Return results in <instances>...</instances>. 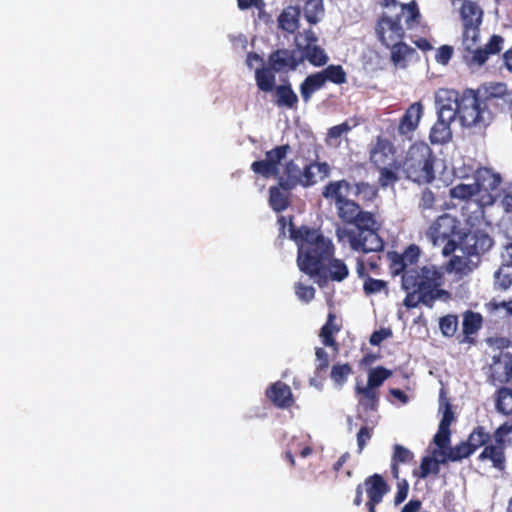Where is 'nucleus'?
I'll use <instances>...</instances> for the list:
<instances>
[{
    "label": "nucleus",
    "instance_id": "nucleus-21",
    "mask_svg": "<svg viewBox=\"0 0 512 512\" xmlns=\"http://www.w3.org/2000/svg\"><path fill=\"white\" fill-rule=\"evenodd\" d=\"M447 113V106L443 105L439 111L438 120L432 126L430 130L429 139L432 144H445L452 139V131L450 128L449 114L445 118Z\"/></svg>",
    "mask_w": 512,
    "mask_h": 512
},
{
    "label": "nucleus",
    "instance_id": "nucleus-63",
    "mask_svg": "<svg viewBox=\"0 0 512 512\" xmlns=\"http://www.w3.org/2000/svg\"><path fill=\"white\" fill-rule=\"evenodd\" d=\"M408 492H409V484H408L407 480L402 479V480L398 481L397 482V492L394 497L395 505H399L402 502H404L408 496Z\"/></svg>",
    "mask_w": 512,
    "mask_h": 512
},
{
    "label": "nucleus",
    "instance_id": "nucleus-35",
    "mask_svg": "<svg viewBox=\"0 0 512 512\" xmlns=\"http://www.w3.org/2000/svg\"><path fill=\"white\" fill-rule=\"evenodd\" d=\"M353 195L364 205L373 202L378 197V188L366 181L352 183Z\"/></svg>",
    "mask_w": 512,
    "mask_h": 512
},
{
    "label": "nucleus",
    "instance_id": "nucleus-36",
    "mask_svg": "<svg viewBox=\"0 0 512 512\" xmlns=\"http://www.w3.org/2000/svg\"><path fill=\"white\" fill-rule=\"evenodd\" d=\"M276 72L268 65L255 70V81L259 90L263 92H271L276 85Z\"/></svg>",
    "mask_w": 512,
    "mask_h": 512
},
{
    "label": "nucleus",
    "instance_id": "nucleus-1",
    "mask_svg": "<svg viewBox=\"0 0 512 512\" xmlns=\"http://www.w3.org/2000/svg\"><path fill=\"white\" fill-rule=\"evenodd\" d=\"M352 183L346 179L333 180L321 189V196L336 208L338 218L345 225L353 226L345 234L353 251L369 253L384 249V241L378 234L376 216L364 210L360 203L347 197Z\"/></svg>",
    "mask_w": 512,
    "mask_h": 512
},
{
    "label": "nucleus",
    "instance_id": "nucleus-7",
    "mask_svg": "<svg viewBox=\"0 0 512 512\" xmlns=\"http://www.w3.org/2000/svg\"><path fill=\"white\" fill-rule=\"evenodd\" d=\"M493 439L484 447L477 460L489 463L498 472H503L507 466L506 451L512 447V421H505L492 433Z\"/></svg>",
    "mask_w": 512,
    "mask_h": 512
},
{
    "label": "nucleus",
    "instance_id": "nucleus-57",
    "mask_svg": "<svg viewBox=\"0 0 512 512\" xmlns=\"http://www.w3.org/2000/svg\"><path fill=\"white\" fill-rule=\"evenodd\" d=\"M315 292V288L311 285H305L302 282L295 284V294L301 301L310 302L314 299Z\"/></svg>",
    "mask_w": 512,
    "mask_h": 512
},
{
    "label": "nucleus",
    "instance_id": "nucleus-31",
    "mask_svg": "<svg viewBox=\"0 0 512 512\" xmlns=\"http://www.w3.org/2000/svg\"><path fill=\"white\" fill-rule=\"evenodd\" d=\"M406 291V297L404 298V305L407 308H415L420 303L428 308H432L437 300L440 298L435 297L432 294L424 293L418 289H403Z\"/></svg>",
    "mask_w": 512,
    "mask_h": 512
},
{
    "label": "nucleus",
    "instance_id": "nucleus-10",
    "mask_svg": "<svg viewBox=\"0 0 512 512\" xmlns=\"http://www.w3.org/2000/svg\"><path fill=\"white\" fill-rule=\"evenodd\" d=\"M475 185L479 192L477 199L480 207L491 206L495 203L497 195L494 194L502 183V176L492 168L479 167L474 173Z\"/></svg>",
    "mask_w": 512,
    "mask_h": 512
},
{
    "label": "nucleus",
    "instance_id": "nucleus-15",
    "mask_svg": "<svg viewBox=\"0 0 512 512\" xmlns=\"http://www.w3.org/2000/svg\"><path fill=\"white\" fill-rule=\"evenodd\" d=\"M396 148L393 143L382 136H377L369 151V160L375 168L399 163L394 155Z\"/></svg>",
    "mask_w": 512,
    "mask_h": 512
},
{
    "label": "nucleus",
    "instance_id": "nucleus-19",
    "mask_svg": "<svg viewBox=\"0 0 512 512\" xmlns=\"http://www.w3.org/2000/svg\"><path fill=\"white\" fill-rule=\"evenodd\" d=\"M423 115V106L420 102L412 103L399 120L397 127L398 134L407 140H412L413 134L419 126Z\"/></svg>",
    "mask_w": 512,
    "mask_h": 512
},
{
    "label": "nucleus",
    "instance_id": "nucleus-50",
    "mask_svg": "<svg viewBox=\"0 0 512 512\" xmlns=\"http://www.w3.org/2000/svg\"><path fill=\"white\" fill-rule=\"evenodd\" d=\"M402 14L406 15L405 23L408 28L419 25L421 20V14L419 12L418 5L415 1H411L408 4H402Z\"/></svg>",
    "mask_w": 512,
    "mask_h": 512
},
{
    "label": "nucleus",
    "instance_id": "nucleus-45",
    "mask_svg": "<svg viewBox=\"0 0 512 512\" xmlns=\"http://www.w3.org/2000/svg\"><path fill=\"white\" fill-rule=\"evenodd\" d=\"M495 406L497 411L504 415L512 414V389L507 387H501L497 390V396L495 400Z\"/></svg>",
    "mask_w": 512,
    "mask_h": 512
},
{
    "label": "nucleus",
    "instance_id": "nucleus-54",
    "mask_svg": "<svg viewBox=\"0 0 512 512\" xmlns=\"http://www.w3.org/2000/svg\"><path fill=\"white\" fill-rule=\"evenodd\" d=\"M446 459L438 461L435 458L426 456L422 459L420 464V477L427 478L429 474L433 473L435 475L440 472V463H444Z\"/></svg>",
    "mask_w": 512,
    "mask_h": 512
},
{
    "label": "nucleus",
    "instance_id": "nucleus-59",
    "mask_svg": "<svg viewBox=\"0 0 512 512\" xmlns=\"http://www.w3.org/2000/svg\"><path fill=\"white\" fill-rule=\"evenodd\" d=\"M373 435V428L367 425L362 426L357 433L358 453H361Z\"/></svg>",
    "mask_w": 512,
    "mask_h": 512
},
{
    "label": "nucleus",
    "instance_id": "nucleus-60",
    "mask_svg": "<svg viewBox=\"0 0 512 512\" xmlns=\"http://www.w3.org/2000/svg\"><path fill=\"white\" fill-rule=\"evenodd\" d=\"M314 165L313 162L305 165L303 169H301V183L300 186L309 187L316 183L315 174L313 172Z\"/></svg>",
    "mask_w": 512,
    "mask_h": 512
},
{
    "label": "nucleus",
    "instance_id": "nucleus-12",
    "mask_svg": "<svg viewBox=\"0 0 512 512\" xmlns=\"http://www.w3.org/2000/svg\"><path fill=\"white\" fill-rule=\"evenodd\" d=\"M291 148L288 144L279 145L265 153V159L254 161L251 170L264 178L278 177L279 165L287 157Z\"/></svg>",
    "mask_w": 512,
    "mask_h": 512
},
{
    "label": "nucleus",
    "instance_id": "nucleus-30",
    "mask_svg": "<svg viewBox=\"0 0 512 512\" xmlns=\"http://www.w3.org/2000/svg\"><path fill=\"white\" fill-rule=\"evenodd\" d=\"M280 185L278 180L277 185L269 188V205L273 211L279 213L286 210L290 205V192Z\"/></svg>",
    "mask_w": 512,
    "mask_h": 512
},
{
    "label": "nucleus",
    "instance_id": "nucleus-26",
    "mask_svg": "<svg viewBox=\"0 0 512 512\" xmlns=\"http://www.w3.org/2000/svg\"><path fill=\"white\" fill-rule=\"evenodd\" d=\"M484 11L478 2L463 0L460 7V17L463 26H480L483 21Z\"/></svg>",
    "mask_w": 512,
    "mask_h": 512
},
{
    "label": "nucleus",
    "instance_id": "nucleus-39",
    "mask_svg": "<svg viewBox=\"0 0 512 512\" xmlns=\"http://www.w3.org/2000/svg\"><path fill=\"white\" fill-rule=\"evenodd\" d=\"M483 325V317L480 313L466 311L463 314L462 331L466 338L476 334Z\"/></svg>",
    "mask_w": 512,
    "mask_h": 512
},
{
    "label": "nucleus",
    "instance_id": "nucleus-40",
    "mask_svg": "<svg viewBox=\"0 0 512 512\" xmlns=\"http://www.w3.org/2000/svg\"><path fill=\"white\" fill-rule=\"evenodd\" d=\"M413 460V453L407 449L406 447L396 444L394 445V452L391 460V471L392 475L395 479L399 478V468L398 465L400 463L405 464L409 463Z\"/></svg>",
    "mask_w": 512,
    "mask_h": 512
},
{
    "label": "nucleus",
    "instance_id": "nucleus-13",
    "mask_svg": "<svg viewBox=\"0 0 512 512\" xmlns=\"http://www.w3.org/2000/svg\"><path fill=\"white\" fill-rule=\"evenodd\" d=\"M420 253V248L415 244L409 245L403 253L389 251L386 256L390 274L393 277L406 274V271L417 264Z\"/></svg>",
    "mask_w": 512,
    "mask_h": 512
},
{
    "label": "nucleus",
    "instance_id": "nucleus-52",
    "mask_svg": "<svg viewBox=\"0 0 512 512\" xmlns=\"http://www.w3.org/2000/svg\"><path fill=\"white\" fill-rule=\"evenodd\" d=\"M486 309L490 314L502 312L503 318H512V299L500 302L492 300L486 304Z\"/></svg>",
    "mask_w": 512,
    "mask_h": 512
},
{
    "label": "nucleus",
    "instance_id": "nucleus-23",
    "mask_svg": "<svg viewBox=\"0 0 512 512\" xmlns=\"http://www.w3.org/2000/svg\"><path fill=\"white\" fill-rule=\"evenodd\" d=\"M493 244L494 240L480 231L466 235L463 239L464 250L469 256L484 254L492 248Z\"/></svg>",
    "mask_w": 512,
    "mask_h": 512
},
{
    "label": "nucleus",
    "instance_id": "nucleus-38",
    "mask_svg": "<svg viewBox=\"0 0 512 512\" xmlns=\"http://www.w3.org/2000/svg\"><path fill=\"white\" fill-rule=\"evenodd\" d=\"M318 72L325 85L327 82L335 85H342L347 82V73L341 65L331 64Z\"/></svg>",
    "mask_w": 512,
    "mask_h": 512
},
{
    "label": "nucleus",
    "instance_id": "nucleus-43",
    "mask_svg": "<svg viewBox=\"0 0 512 512\" xmlns=\"http://www.w3.org/2000/svg\"><path fill=\"white\" fill-rule=\"evenodd\" d=\"M510 267L500 265L493 274V287L496 291H507L512 287V272Z\"/></svg>",
    "mask_w": 512,
    "mask_h": 512
},
{
    "label": "nucleus",
    "instance_id": "nucleus-53",
    "mask_svg": "<svg viewBox=\"0 0 512 512\" xmlns=\"http://www.w3.org/2000/svg\"><path fill=\"white\" fill-rule=\"evenodd\" d=\"M436 202L435 193L426 187L420 193L418 208L421 212L434 211L436 209Z\"/></svg>",
    "mask_w": 512,
    "mask_h": 512
},
{
    "label": "nucleus",
    "instance_id": "nucleus-37",
    "mask_svg": "<svg viewBox=\"0 0 512 512\" xmlns=\"http://www.w3.org/2000/svg\"><path fill=\"white\" fill-rule=\"evenodd\" d=\"M493 439L492 434L482 425H478L468 435L466 442L473 452L484 448Z\"/></svg>",
    "mask_w": 512,
    "mask_h": 512
},
{
    "label": "nucleus",
    "instance_id": "nucleus-16",
    "mask_svg": "<svg viewBox=\"0 0 512 512\" xmlns=\"http://www.w3.org/2000/svg\"><path fill=\"white\" fill-rule=\"evenodd\" d=\"M303 61V57H298L295 50L280 48L270 53L268 65L276 73H288L294 71Z\"/></svg>",
    "mask_w": 512,
    "mask_h": 512
},
{
    "label": "nucleus",
    "instance_id": "nucleus-61",
    "mask_svg": "<svg viewBox=\"0 0 512 512\" xmlns=\"http://www.w3.org/2000/svg\"><path fill=\"white\" fill-rule=\"evenodd\" d=\"M453 56V47L442 45L438 48L435 60L442 65H447Z\"/></svg>",
    "mask_w": 512,
    "mask_h": 512
},
{
    "label": "nucleus",
    "instance_id": "nucleus-62",
    "mask_svg": "<svg viewBox=\"0 0 512 512\" xmlns=\"http://www.w3.org/2000/svg\"><path fill=\"white\" fill-rule=\"evenodd\" d=\"M489 345L498 349L499 352H509L508 349L512 347V342L506 337H494L488 339Z\"/></svg>",
    "mask_w": 512,
    "mask_h": 512
},
{
    "label": "nucleus",
    "instance_id": "nucleus-17",
    "mask_svg": "<svg viewBox=\"0 0 512 512\" xmlns=\"http://www.w3.org/2000/svg\"><path fill=\"white\" fill-rule=\"evenodd\" d=\"M490 378L494 384L512 383V353L499 352L493 355Z\"/></svg>",
    "mask_w": 512,
    "mask_h": 512
},
{
    "label": "nucleus",
    "instance_id": "nucleus-2",
    "mask_svg": "<svg viewBox=\"0 0 512 512\" xmlns=\"http://www.w3.org/2000/svg\"><path fill=\"white\" fill-rule=\"evenodd\" d=\"M290 238L297 245V266L310 278L323 271V264L335 254L332 240L320 229L307 225L296 227L290 222Z\"/></svg>",
    "mask_w": 512,
    "mask_h": 512
},
{
    "label": "nucleus",
    "instance_id": "nucleus-11",
    "mask_svg": "<svg viewBox=\"0 0 512 512\" xmlns=\"http://www.w3.org/2000/svg\"><path fill=\"white\" fill-rule=\"evenodd\" d=\"M291 148L288 144L279 145L265 153V159L254 161L251 170L264 178L278 177L279 165L287 157Z\"/></svg>",
    "mask_w": 512,
    "mask_h": 512
},
{
    "label": "nucleus",
    "instance_id": "nucleus-4",
    "mask_svg": "<svg viewBox=\"0 0 512 512\" xmlns=\"http://www.w3.org/2000/svg\"><path fill=\"white\" fill-rule=\"evenodd\" d=\"M447 114H449V120H454L458 115L463 126L478 129L487 127L493 119V113L489 110L487 103L482 100L479 92L474 90H465L456 101V109L447 107Z\"/></svg>",
    "mask_w": 512,
    "mask_h": 512
},
{
    "label": "nucleus",
    "instance_id": "nucleus-46",
    "mask_svg": "<svg viewBox=\"0 0 512 512\" xmlns=\"http://www.w3.org/2000/svg\"><path fill=\"white\" fill-rule=\"evenodd\" d=\"M449 195L452 199L468 201L472 199L474 196L479 195V192L477 190V186L475 185V183H460L450 189Z\"/></svg>",
    "mask_w": 512,
    "mask_h": 512
},
{
    "label": "nucleus",
    "instance_id": "nucleus-51",
    "mask_svg": "<svg viewBox=\"0 0 512 512\" xmlns=\"http://www.w3.org/2000/svg\"><path fill=\"white\" fill-rule=\"evenodd\" d=\"M439 329L443 336L453 337L458 330V316L448 314L439 319Z\"/></svg>",
    "mask_w": 512,
    "mask_h": 512
},
{
    "label": "nucleus",
    "instance_id": "nucleus-14",
    "mask_svg": "<svg viewBox=\"0 0 512 512\" xmlns=\"http://www.w3.org/2000/svg\"><path fill=\"white\" fill-rule=\"evenodd\" d=\"M376 34L385 47L402 40L405 31L401 25L400 15H397L395 18L388 16L380 17L377 22Z\"/></svg>",
    "mask_w": 512,
    "mask_h": 512
},
{
    "label": "nucleus",
    "instance_id": "nucleus-9",
    "mask_svg": "<svg viewBox=\"0 0 512 512\" xmlns=\"http://www.w3.org/2000/svg\"><path fill=\"white\" fill-rule=\"evenodd\" d=\"M364 489L368 497L366 502L368 512H377L376 506L382 502L384 496L389 492V485L380 474L375 473L368 476L363 483L356 487L353 500L355 506H360L363 503Z\"/></svg>",
    "mask_w": 512,
    "mask_h": 512
},
{
    "label": "nucleus",
    "instance_id": "nucleus-24",
    "mask_svg": "<svg viewBox=\"0 0 512 512\" xmlns=\"http://www.w3.org/2000/svg\"><path fill=\"white\" fill-rule=\"evenodd\" d=\"M273 92L274 103L279 108H285L289 110H296L298 108L299 98L293 90L290 82L277 85Z\"/></svg>",
    "mask_w": 512,
    "mask_h": 512
},
{
    "label": "nucleus",
    "instance_id": "nucleus-34",
    "mask_svg": "<svg viewBox=\"0 0 512 512\" xmlns=\"http://www.w3.org/2000/svg\"><path fill=\"white\" fill-rule=\"evenodd\" d=\"M336 315L333 312H329L327 315V321L320 329L319 337L322 343L326 347H337V342L334 338V334L341 330V326L335 324Z\"/></svg>",
    "mask_w": 512,
    "mask_h": 512
},
{
    "label": "nucleus",
    "instance_id": "nucleus-6",
    "mask_svg": "<svg viewBox=\"0 0 512 512\" xmlns=\"http://www.w3.org/2000/svg\"><path fill=\"white\" fill-rule=\"evenodd\" d=\"M435 158L425 143H414L401 164L405 177L418 184H428L435 179Z\"/></svg>",
    "mask_w": 512,
    "mask_h": 512
},
{
    "label": "nucleus",
    "instance_id": "nucleus-18",
    "mask_svg": "<svg viewBox=\"0 0 512 512\" xmlns=\"http://www.w3.org/2000/svg\"><path fill=\"white\" fill-rule=\"evenodd\" d=\"M265 396L278 409H289L295 404L290 386L280 380L266 388Z\"/></svg>",
    "mask_w": 512,
    "mask_h": 512
},
{
    "label": "nucleus",
    "instance_id": "nucleus-55",
    "mask_svg": "<svg viewBox=\"0 0 512 512\" xmlns=\"http://www.w3.org/2000/svg\"><path fill=\"white\" fill-rule=\"evenodd\" d=\"M363 291L366 295H373L381 291L388 292V283L384 280L367 277L363 283Z\"/></svg>",
    "mask_w": 512,
    "mask_h": 512
},
{
    "label": "nucleus",
    "instance_id": "nucleus-33",
    "mask_svg": "<svg viewBox=\"0 0 512 512\" xmlns=\"http://www.w3.org/2000/svg\"><path fill=\"white\" fill-rule=\"evenodd\" d=\"M355 393L358 396L359 405L366 411H376L379 405V392L368 386H355Z\"/></svg>",
    "mask_w": 512,
    "mask_h": 512
},
{
    "label": "nucleus",
    "instance_id": "nucleus-5",
    "mask_svg": "<svg viewBox=\"0 0 512 512\" xmlns=\"http://www.w3.org/2000/svg\"><path fill=\"white\" fill-rule=\"evenodd\" d=\"M444 273L440 267L425 265L412 267L402 275V289H418L424 293L432 294L442 301H449L451 293L443 288Z\"/></svg>",
    "mask_w": 512,
    "mask_h": 512
},
{
    "label": "nucleus",
    "instance_id": "nucleus-44",
    "mask_svg": "<svg viewBox=\"0 0 512 512\" xmlns=\"http://www.w3.org/2000/svg\"><path fill=\"white\" fill-rule=\"evenodd\" d=\"M324 15L323 0H306L304 3V16L307 22L317 24Z\"/></svg>",
    "mask_w": 512,
    "mask_h": 512
},
{
    "label": "nucleus",
    "instance_id": "nucleus-20",
    "mask_svg": "<svg viewBox=\"0 0 512 512\" xmlns=\"http://www.w3.org/2000/svg\"><path fill=\"white\" fill-rule=\"evenodd\" d=\"M443 412L442 418L439 423L438 431L434 435L433 442L440 449L444 450L450 444L451 430L450 426L452 422L455 420V414L452 409V405L449 401H445L442 405Z\"/></svg>",
    "mask_w": 512,
    "mask_h": 512
},
{
    "label": "nucleus",
    "instance_id": "nucleus-32",
    "mask_svg": "<svg viewBox=\"0 0 512 512\" xmlns=\"http://www.w3.org/2000/svg\"><path fill=\"white\" fill-rule=\"evenodd\" d=\"M325 86L319 72L308 75L300 84V95L304 103H309L312 96Z\"/></svg>",
    "mask_w": 512,
    "mask_h": 512
},
{
    "label": "nucleus",
    "instance_id": "nucleus-25",
    "mask_svg": "<svg viewBox=\"0 0 512 512\" xmlns=\"http://www.w3.org/2000/svg\"><path fill=\"white\" fill-rule=\"evenodd\" d=\"M507 85L502 82L489 83L482 86L481 89L477 90L479 95L487 106L496 105L498 106L501 101L505 99L506 94L509 93Z\"/></svg>",
    "mask_w": 512,
    "mask_h": 512
},
{
    "label": "nucleus",
    "instance_id": "nucleus-64",
    "mask_svg": "<svg viewBox=\"0 0 512 512\" xmlns=\"http://www.w3.org/2000/svg\"><path fill=\"white\" fill-rule=\"evenodd\" d=\"M500 205L506 213H512V182L503 190Z\"/></svg>",
    "mask_w": 512,
    "mask_h": 512
},
{
    "label": "nucleus",
    "instance_id": "nucleus-27",
    "mask_svg": "<svg viewBox=\"0 0 512 512\" xmlns=\"http://www.w3.org/2000/svg\"><path fill=\"white\" fill-rule=\"evenodd\" d=\"M286 190H293L301 183V168L294 160L287 161L283 166L282 175L276 177Z\"/></svg>",
    "mask_w": 512,
    "mask_h": 512
},
{
    "label": "nucleus",
    "instance_id": "nucleus-56",
    "mask_svg": "<svg viewBox=\"0 0 512 512\" xmlns=\"http://www.w3.org/2000/svg\"><path fill=\"white\" fill-rule=\"evenodd\" d=\"M357 125L358 123L356 121H354L353 124H350L348 121H345L341 124L332 126L331 128L328 129L327 137L329 139H338L342 135L349 133L352 130V128L356 127Z\"/></svg>",
    "mask_w": 512,
    "mask_h": 512
},
{
    "label": "nucleus",
    "instance_id": "nucleus-28",
    "mask_svg": "<svg viewBox=\"0 0 512 512\" xmlns=\"http://www.w3.org/2000/svg\"><path fill=\"white\" fill-rule=\"evenodd\" d=\"M301 10L299 6H288L279 14L277 21L278 27L290 34L296 32L299 28Z\"/></svg>",
    "mask_w": 512,
    "mask_h": 512
},
{
    "label": "nucleus",
    "instance_id": "nucleus-29",
    "mask_svg": "<svg viewBox=\"0 0 512 512\" xmlns=\"http://www.w3.org/2000/svg\"><path fill=\"white\" fill-rule=\"evenodd\" d=\"M387 48L391 50V62L395 66H399L401 68H405L407 66V59H412L414 57L418 58L416 50L408 44L402 42V40L388 46Z\"/></svg>",
    "mask_w": 512,
    "mask_h": 512
},
{
    "label": "nucleus",
    "instance_id": "nucleus-22",
    "mask_svg": "<svg viewBox=\"0 0 512 512\" xmlns=\"http://www.w3.org/2000/svg\"><path fill=\"white\" fill-rule=\"evenodd\" d=\"M349 275V269L343 260L332 256L325 264H323V271L315 274V278L319 280H331L335 282H342Z\"/></svg>",
    "mask_w": 512,
    "mask_h": 512
},
{
    "label": "nucleus",
    "instance_id": "nucleus-41",
    "mask_svg": "<svg viewBox=\"0 0 512 512\" xmlns=\"http://www.w3.org/2000/svg\"><path fill=\"white\" fill-rule=\"evenodd\" d=\"M401 167V163H396L393 165L382 166L376 168L379 172L378 183L382 188H386L388 186H394L398 180L399 176L397 174L398 169Z\"/></svg>",
    "mask_w": 512,
    "mask_h": 512
},
{
    "label": "nucleus",
    "instance_id": "nucleus-49",
    "mask_svg": "<svg viewBox=\"0 0 512 512\" xmlns=\"http://www.w3.org/2000/svg\"><path fill=\"white\" fill-rule=\"evenodd\" d=\"M446 449L448 450L446 459L452 462L460 461L474 453L466 441H462L454 447H450L449 445Z\"/></svg>",
    "mask_w": 512,
    "mask_h": 512
},
{
    "label": "nucleus",
    "instance_id": "nucleus-8",
    "mask_svg": "<svg viewBox=\"0 0 512 512\" xmlns=\"http://www.w3.org/2000/svg\"><path fill=\"white\" fill-rule=\"evenodd\" d=\"M460 233V222L456 217L445 213L432 222L425 235L433 246H443V255L449 256L458 246L455 236L460 238Z\"/></svg>",
    "mask_w": 512,
    "mask_h": 512
},
{
    "label": "nucleus",
    "instance_id": "nucleus-48",
    "mask_svg": "<svg viewBox=\"0 0 512 512\" xmlns=\"http://www.w3.org/2000/svg\"><path fill=\"white\" fill-rule=\"evenodd\" d=\"M352 373L353 369L349 363H337L332 366L330 377L332 381L335 383V385H337L338 387H342Z\"/></svg>",
    "mask_w": 512,
    "mask_h": 512
},
{
    "label": "nucleus",
    "instance_id": "nucleus-42",
    "mask_svg": "<svg viewBox=\"0 0 512 512\" xmlns=\"http://www.w3.org/2000/svg\"><path fill=\"white\" fill-rule=\"evenodd\" d=\"M302 52L304 58L307 59L310 64L316 67L324 66L329 60V57L325 53L324 49L318 45H305Z\"/></svg>",
    "mask_w": 512,
    "mask_h": 512
},
{
    "label": "nucleus",
    "instance_id": "nucleus-47",
    "mask_svg": "<svg viewBox=\"0 0 512 512\" xmlns=\"http://www.w3.org/2000/svg\"><path fill=\"white\" fill-rule=\"evenodd\" d=\"M391 376V370L383 366H377L369 371L367 386L377 390Z\"/></svg>",
    "mask_w": 512,
    "mask_h": 512
},
{
    "label": "nucleus",
    "instance_id": "nucleus-58",
    "mask_svg": "<svg viewBox=\"0 0 512 512\" xmlns=\"http://www.w3.org/2000/svg\"><path fill=\"white\" fill-rule=\"evenodd\" d=\"M315 355L318 361L315 368V374L320 377L321 373L325 372L329 367V355L325 349L321 347H317L315 349Z\"/></svg>",
    "mask_w": 512,
    "mask_h": 512
},
{
    "label": "nucleus",
    "instance_id": "nucleus-3",
    "mask_svg": "<svg viewBox=\"0 0 512 512\" xmlns=\"http://www.w3.org/2000/svg\"><path fill=\"white\" fill-rule=\"evenodd\" d=\"M505 39L493 34L488 42L480 45V26H463V58L470 67L483 66L491 56L498 55L504 48Z\"/></svg>",
    "mask_w": 512,
    "mask_h": 512
}]
</instances>
